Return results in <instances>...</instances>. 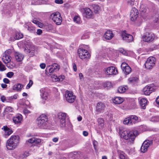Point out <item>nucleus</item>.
I'll use <instances>...</instances> for the list:
<instances>
[{
    "label": "nucleus",
    "instance_id": "36",
    "mask_svg": "<svg viewBox=\"0 0 159 159\" xmlns=\"http://www.w3.org/2000/svg\"><path fill=\"white\" fill-rule=\"evenodd\" d=\"M46 29L47 31H51L53 29V26L51 24H49L46 26Z\"/></svg>",
    "mask_w": 159,
    "mask_h": 159
},
{
    "label": "nucleus",
    "instance_id": "18",
    "mask_svg": "<svg viewBox=\"0 0 159 159\" xmlns=\"http://www.w3.org/2000/svg\"><path fill=\"white\" fill-rule=\"evenodd\" d=\"M66 115V113H60L58 115V117L60 120L61 126L62 127L64 126L65 125Z\"/></svg>",
    "mask_w": 159,
    "mask_h": 159
},
{
    "label": "nucleus",
    "instance_id": "38",
    "mask_svg": "<svg viewBox=\"0 0 159 159\" xmlns=\"http://www.w3.org/2000/svg\"><path fill=\"white\" fill-rule=\"evenodd\" d=\"M6 70V68L4 66L0 61V71H3Z\"/></svg>",
    "mask_w": 159,
    "mask_h": 159
},
{
    "label": "nucleus",
    "instance_id": "8",
    "mask_svg": "<svg viewBox=\"0 0 159 159\" xmlns=\"http://www.w3.org/2000/svg\"><path fill=\"white\" fill-rule=\"evenodd\" d=\"M41 142V140L36 137H32L26 141V143L28 145L30 144L32 146H37L40 145Z\"/></svg>",
    "mask_w": 159,
    "mask_h": 159
},
{
    "label": "nucleus",
    "instance_id": "31",
    "mask_svg": "<svg viewBox=\"0 0 159 159\" xmlns=\"http://www.w3.org/2000/svg\"><path fill=\"white\" fill-rule=\"evenodd\" d=\"M20 84H15L13 86V89L17 91H20L22 88L23 87Z\"/></svg>",
    "mask_w": 159,
    "mask_h": 159
},
{
    "label": "nucleus",
    "instance_id": "17",
    "mask_svg": "<svg viewBox=\"0 0 159 159\" xmlns=\"http://www.w3.org/2000/svg\"><path fill=\"white\" fill-rule=\"evenodd\" d=\"M152 142L149 140H145L142 144L141 148V151L143 153H144L147 151L149 146L152 144Z\"/></svg>",
    "mask_w": 159,
    "mask_h": 159
},
{
    "label": "nucleus",
    "instance_id": "24",
    "mask_svg": "<svg viewBox=\"0 0 159 159\" xmlns=\"http://www.w3.org/2000/svg\"><path fill=\"white\" fill-rule=\"evenodd\" d=\"M105 107V104L102 102H99L97 104L96 111L99 112H101L103 111Z\"/></svg>",
    "mask_w": 159,
    "mask_h": 159
},
{
    "label": "nucleus",
    "instance_id": "63",
    "mask_svg": "<svg viewBox=\"0 0 159 159\" xmlns=\"http://www.w3.org/2000/svg\"><path fill=\"white\" fill-rule=\"evenodd\" d=\"M78 120L80 121L82 120V117L81 116H80L77 118Z\"/></svg>",
    "mask_w": 159,
    "mask_h": 159
},
{
    "label": "nucleus",
    "instance_id": "27",
    "mask_svg": "<svg viewBox=\"0 0 159 159\" xmlns=\"http://www.w3.org/2000/svg\"><path fill=\"white\" fill-rule=\"evenodd\" d=\"M147 100L144 98H142L140 100V104L141 108L143 109H146V106L147 105Z\"/></svg>",
    "mask_w": 159,
    "mask_h": 159
},
{
    "label": "nucleus",
    "instance_id": "14",
    "mask_svg": "<svg viewBox=\"0 0 159 159\" xmlns=\"http://www.w3.org/2000/svg\"><path fill=\"white\" fill-rule=\"evenodd\" d=\"M121 66L125 75H128L131 72L132 70L131 67L126 62H123L121 64Z\"/></svg>",
    "mask_w": 159,
    "mask_h": 159
},
{
    "label": "nucleus",
    "instance_id": "26",
    "mask_svg": "<svg viewBox=\"0 0 159 159\" xmlns=\"http://www.w3.org/2000/svg\"><path fill=\"white\" fill-rule=\"evenodd\" d=\"M117 153L120 159H129L126 154L123 151L120 150L117 151Z\"/></svg>",
    "mask_w": 159,
    "mask_h": 159
},
{
    "label": "nucleus",
    "instance_id": "34",
    "mask_svg": "<svg viewBox=\"0 0 159 159\" xmlns=\"http://www.w3.org/2000/svg\"><path fill=\"white\" fill-rule=\"evenodd\" d=\"M148 8L146 7H144L143 6H141L140 11L141 12H143V13H145L147 11Z\"/></svg>",
    "mask_w": 159,
    "mask_h": 159
},
{
    "label": "nucleus",
    "instance_id": "55",
    "mask_svg": "<svg viewBox=\"0 0 159 159\" xmlns=\"http://www.w3.org/2000/svg\"><path fill=\"white\" fill-rule=\"evenodd\" d=\"M73 68L74 70L75 71H76L77 70L76 66L75 63L73 64Z\"/></svg>",
    "mask_w": 159,
    "mask_h": 159
},
{
    "label": "nucleus",
    "instance_id": "35",
    "mask_svg": "<svg viewBox=\"0 0 159 159\" xmlns=\"http://www.w3.org/2000/svg\"><path fill=\"white\" fill-rule=\"evenodd\" d=\"M94 12L95 14H97L98 12V11L100 10V7L98 5H96L93 7Z\"/></svg>",
    "mask_w": 159,
    "mask_h": 159
},
{
    "label": "nucleus",
    "instance_id": "37",
    "mask_svg": "<svg viewBox=\"0 0 159 159\" xmlns=\"http://www.w3.org/2000/svg\"><path fill=\"white\" fill-rule=\"evenodd\" d=\"M32 22L38 25L39 27H40V25L42 26V24L41 23L39 22V21H38V20H33L32 21Z\"/></svg>",
    "mask_w": 159,
    "mask_h": 159
},
{
    "label": "nucleus",
    "instance_id": "46",
    "mask_svg": "<svg viewBox=\"0 0 159 159\" xmlns=\"http://www.w3.org/2000/svg\"><path fill=\"white\" fill-rule=\"evenodd\" d=\"M119 52L124 55H126L127 54V53L123 49H120L119 50Z\"/></svg>",
    "mask_w": 159,
    "mask_h": 159
},
{
    "label": "nucleus",
    "instance_id": "56",
    "mask_svg": "<svg viewBox=\"0 0 159 159\" xmlns=\"http://www.w3.org/2000/svg\"><path fill=\"white\" fill-rule=\"evenodd\" d=\"M83 134L84 136H87L88 135V133L86 131H83Z\"/></svg>",
    "mask_w": 159,
    "mask_h": 159
},
{
    "label": "nucleus",
    "instance_id": "12",
    "mask_svg": "<svg viewBox=\"0 0 159 159\" xmlns=\"http://www.w3.org/2000/svg\"><path fill=\"white\" fill-rule=\"evenodd\" d=\"M132 119L135 120H138V118L135 115H131L129 117L125 118L123 121V123L124 124L132 125L134 124V122L133 121Z\"/></svg>",
    "mask_w": 159,
    "mask_h": 159
},
{
    "label": "nucleus",
    "instance_id": "39",
    "mask_svg": "<svg viewBox=\"0 0 159 159\" xmlns=\"http://www.w3.org/2000/svg\"><path fill=\"white\" fill-rule=\"evenodd\" d=\"M33 84V81L30 80L29 81V84L27 85L26 87V89H29L30 88L31 86H32V84Z\"/></svg>",
    "mask_w": 159,
    "mask_h": 159
},
{
    "label": "nucleus",
    "instance_id": "42",
    "mask_svg": "<svg viewBox=\"0 0 159 159\" xmlns=\"http://www.w3.org/2000/svg\"><path fill=\"white\" fill-rule=\"evenodd\" d=\"M28 30L31 32H32L35 30V28L34 26L30 25L28 26Z\"/></svg>",
    "mask_w": 159,
    "mask_h": 159
},
{
    "label": "nucleus",
    "instance_id": "13",
    "mask_svg": "<svg viewBox=\"0 0 159 159\" xmlns=\"http://www.w3.org/2000/svg\"><path fill=\"white\" fill-rule=\"evenodd\" d=\"M83 14L86 18L87 19L93 18L94 15L92 11L89 8H84Z\"/></svg>",
    "mask_w": 159,
    "mask_h": 159
},
{
    "label": "nucleus",
    "instance_id": "49",
    "mask_svg": "<svg viewBox=\"0 0 159 159\" xmlns=\"http://www.w3.org/2000/svg\"><path fill=\"white\" fill-rule=\"evenodd\" d=\"M55 2L58 4H61L63 3V0H55Z\"/></svg>",
    "mask_w": 159,
    "mask_h": 159
},
{
    "label": "nucleus",
    "instance_id": "59",
    "mask_svg": "<svg viewBox=\"0 0 159 159\" xmlns=\"http://www.w3.org/2000/svg\"><path fill=\"white\" fill-rule=\"evenodd\" d=\"M156 103L159 105V96L157 97L156 100Z\"/></svg>",
    "mask_w": 159,
    "mask_h": 159
},
{
    "label": "nucleus",
    "instance_id": "9",
    "mask_svg": "<svg viewBox=\"0 0 159 159\" xmlns=\"http://www.w3.org/2000/svg\"><path fill=\"white\" fill-rule=\"evenodd\" d=\"M19 137L18 135H13L11 137V150L14 149L19 143Z\"/></svg>",
    "mask_w": 159,
    "mask_h": 159
},
{
    "label": "nucleus",
    "instance_id": "50",
    "mask_svg": "<svg viewBox=\"0 0 159 159\" xmlns=\"http://www.w3.org/2000/svg\"><path fill=\"white\" fill-rule=\"evenodd\" d=\"M59 81H62L65 78V76L64 75H61L58 76Z\"/></svg>",
    "mask_w": 159,
    "mask_h": 159
},
{
    "label": "nucleus",
    "instance_id": "1",
    "mask_svg": "<svg viewBox=\"0 0 159 159\" xmlns=\"http://www.w3.org/2000/svg\"><path fill=\"white\" fill-rule=\"evenodd\" d=\"M137 131L132 130L123 129L120 131V135L121 138L128 140L130 144H132L136 137Z\"/></svg>",
    "mask_w": 159,
    "mask_h": 159
},
{
    "label": "nucleus",
    "instance_id": "64",
    "mask_svg": "<svg viewBox=\"0 0 159 159\" xmlns=\"http://www.w3.org/2000/svg\"><path fill=\"white\" fill-rule=\"evenodd\" d=\"M102 159H107V156H104L102 157Z\"/></svg>",
    "mask_w": 159,
    "mask_h": 159
},
{
    "label": "nucleus",
    "instance_id": "5",
    "mask_svg": "<svg viewBox=\"0 0 159 159\" xmlns=\"http://www.w3.org/2000/svg\"><path fill=\"white\" fill-rule=\"evenodd\" d=\"M155 35L152 33H146L143 36V41L147 43H151L154 40Z\"/></svg>",
    "mask_w": 159,
    "mask_h": 159
},
{
    "label": "nucleus",
    "instance_id": "16",
    "mask_svg": "<svg viewBox=\"0 0 159 159\" xmlns=\"http://www.w3.org/2000/svg\"><path fill=\"white\" fill-rule=\"evenodd\" d=\"M10 50H8L5 52V55L2 58V61L6 64H7V66L9 67V63L10 62Z\"/></svg>",
    "mask_w": 159,
    "mask_h": 159
},
{
    "label": "nucleus",
    "instance_id": "21",
    "mask_svg": "<svg viewBox=\"0 0 159 159\" xmlns=\"http://www.w3.org/2000/svg\"><path fill=\"white\" fill-rule=\"evenodd\" d=\"M3 130L2 132L3 136L6 138H7L10 135V129L7 126H4L2 128Z\"/></svg>",
    "mask_w": 159,
    "mask_h": 159
},
{
    "label": "nucleus",
    "instance_id": "4",
    "mask_svg": "<svg viewBox=\"0 0 159 159\" xmlns=\"http://www.w3.org/2000/svg\"><path fill=\"white\" fill-rule=\"evenodd\" d=\"M155 57H149L144 64L145 68L147 70L152 69L155 65Z\"/></svg>",
    "mask_w": 159,
    "mask_h": 159
},
{
    "label": "nucleus",
    "instance_id": "23",
    "mask_svg": "<svg viewBox=\"0 0 159 159\" xmlns=\"http://www.w3.org/2000/svg\"><path fill=\"white\" fill-rule=\"evenodd\" d=\"M114 37V34L112 31L110 30H107L104 35V37L106 39L110 40Z\"/></svg>",
    "mask_w": 159,
    "mask_h": 159
},
{
    "label": "nucleus",
    "instance_id": "25",
    "mask_svg": "<svg viewBox=\"0 0 159 159\" xmlns=\"http://www.w3.org/2000/svg\"><path fill=\"white\" fill-rule=\"evenodd\" d=\"M124 99L120 97H116L112 99L113 102L116 104H121L124 101Z\"/></svg>",
    "mask_w": 159,
    "mask_h": 159
},
{
    "label": "nucleus",
    "instance_id": "6",
    "mask_svg": "<svg viewBox=\"0 0 159 159\" xmlns=\"http://www.w3.org/2000/svg\"><path fill=\"white\" fill-rule=\"evenodd\" d=\"M78 54L80 57L81 59L89 58L90 55L89 52L86 50L82 48H80L78 50Z\"/></svg>",
    "mask_w": 159,
    "mask_h": 159
},
{
    "label": "nucleus",
    "instance_id": "58",
    "mask_svg": "<svg viewBox=\"0 0 159 159\" xmlns=\"http://www.w3.org/2000/svg\"><path fill=\"white\" fill-rule=\"evenodd\" d=\"M1 99L2 101L3 102H5L6 100V98L4 96L1 97Z\"/></svg>",
    "mask_w": 159,
    "mask_h": 159
},
{
    "label": "nucleus",
    "instance_id": "7",
    "mask_svg": "<svg viewBox=\"0 0 159 159\" xmlns=\"http://www.w3.org/2000/svg\"><path fill=\"white\" fill-rule=\"evenodd\" d=\"M52 20L57 25H60L62 21V18L60 13L58 12L53 13L51 15Z\"/></svg>",
    "mask_w": 159,
    "mask_h": 159
},
{
    "label": "nucleus",
    "instance_id": "54",
    "mask_svg": "<svg viewBox=\"0 0 159 159\" xmlns=\"http://www.w3.org/2000/svg\"><path fill=\"white\" fill-rule=\"evenodd\" d=\"M42 31L41 29H38L37 31V34L38 35H40L42 33Z\"/></svg>",
    "mask_w": 159,
    "mask_h": 159
},
{
    "label": "nucleus",
    "instance_id": "32",
    "mask_svg": "<svg viewBox=\"0 0 159 159\" xmlns=\"http://www.w3.org/2000/svg\"><path fill=\"white\" fill-rule=\"evenodd\" d=\"M74 21L78 24H80L81 22V19L79 16H75L73 18Z\"/></svg>",
    "mask_w": 159,
    "mask_h": 159
},
{
    "label": "nucleus",
    "instance_id": "60",
    "mask_svg": "<svg viewBox=\"0 0 159 159\" xmlns=\"http://www.w3.org/2000/svg\"><path fill=\"white\" fill-rule=\"evenodd\" d=\"M58 139L57 138H54L52 139V141L54 142H56L58 141Z\"/></svg>",
    "mask_w": 159,
    "mask_h": 159
},
{
    "label": "nucleus",
    "instance_id": "44",
    "mask_svg": "<svg viewBox=\"0 0 159 159\" xmlns=\"http://www.w3.org/2000/svg\"><path fill=\"white\" fill-rule=\"evenodd\" d=\"M30 155V153L29 152L25 151L22 154V158H25Z\"/></svg>",
    "mask_w": 159,
    "mask_h": 159
},
{
    "label": "nucleus",
    "instance_id": "57",
    "mask_svg": "<svg viewBox=\"0 0 159 159\" xmlns=\"http://www.w3.org/2000/svg\"><path fill=\"white\" fill-rule=\"evenodd\" d=\"M3 81L5 83H9V81L8 79L6 78H4L3 80Z\"/></svg>",
    "mask_w": 159,
    "mask_h": 159
},
{
    "label": "nucleus",
    "instance_id": "22",
    "mask_svg": "<svg viewBox=\"0 0 159 159\" xmlns=\"http://www.w3.org/2000/svg\"><path fill=\"white\" fill-rule=\"evenodd\" d=\"M23 119L22 116L19 114L13 118V121L15 124H18L21 122Z\"/></svg>",
    "mask_w": 159,
    "mask_h": 159
},
{
    "label": "nucleus",
    "instance_id": "11",
    "mask_svg": "<svg viewBox=\"0 0 159 159\" xmlns=\"http://www.w3.org/2000/svg\"><path fill=\"white\" fill-rule=\"evenodd\" d=\"M65 97L66 101L69 103H72L73 102L76 98V97L73 95L72 92L66 91L65 94Z\"/></svg>",
    "mask_w": 159,
    "mask_h": 159
},
{
    "label": "nucleus",
    "instance_id": "61",
    "mask_svg": "<svg viewBox=\"0 0 159 159\" xmlns=\"http://www.w3.org/2000/svg\"><path fill=\"white\" fill-rule=\"evenodd\" d=\"M1 86L3 88H5L7 87V85L6 84H1Z\"/></svg>",
    "mask_w": 159,
    "mask_h": 159
},
{
    "label": "nucleus",
    "instance_id": "41",
    "mask_svg": "<svg viewBox=\"0 0 159 159\" xmlns=\"http://www.w3.org/2000/svg\"><path fill=\"white\" fill-rule=\"evenodd\" d=\"M10 108L9 107H6L4 110L3 116H4L5 115L8 114L10 112Z\"/></svg>",
    "mask_w": 159,
    "mask_h": 159
},
{
    "label": "nucleus",
    "instance_id": "43",
    "mask_svg": "<svg viewBox=\"0 0 159 159\" xmlns=\"http://www.w3.org/2000/svg\"><path fill=\"white\" fill-rule=\"evenodd\" d=\"M128 81L130 83H133L136 81V79L135 77H131L129 79Z\"/></svg>",
    "mask_w": 159,
    "mask_h": 159
},
{
    "label": "nucleus",
    "instance_id": "15",
    "mask_svg": "<svg viewBox=\"0 0 159 159\" xmlns=\"http://www.w3.org/2000/svg\"><path fill=\"white\" fill-rule=\"evenodd\" d=\"M139 14L138 10L135 7H133L131 10L130 14V20L134 21L137 18Z\"/></svg>",
    "mask_w": 159,
    "mask_h": 159
},
{
    "label": "nucleus",
    "instance_id": "28",
    "mask_svg": "<svg viewBox=\"0 0 159 159\" xmlns=\"http://www.w3.org/2000/svg\"><path fill=\"white\" fill-rule=\"evenodd\" d=\"M16 60L18 62L21 61L23 59L24 56L21 54L19 52H16L15 54Z\"/></svg>",
    "mask_w": 159,
    "mask_h": 159
},
{
    "label": "nucleus",
    "instance_id": "2",
    "mask_svg": "<svg viewBox=\"0 0 159 159\" xmlns=\"http://www.w3.org/2000/svg\"><path fill=\"white\" fill-rule=\"evenodd\" d=\"M48 121L47 116L44 114L41 115L36 120V123L38 127L43 129L46 126Z\"/></svg>",
    "mask_w": 159,
    "mask_h": 159
},
{
    "label": "nucleus",
    "instance_id": "20",
    "mask_svg": "<svg viewBox=\"0 0 159 159\" xmlns=\"http://www.w3.org/2000/svg\"><path fill=\"white\" fill-rule=\"evenodd\" d=\"M154 90V88L152 85H147L143 89V92L145 95H148L153 92Z\"/></svg>",
    "mask_w": 159,
    "mask_h": 159
},
{
    "label": "nucleus",
    "instance_id": "33",
    "mask_svg": "<svg viewBox=\"0 0 159 159\" xmlns=\"http://www.w3.org/2000/svg\"><path fill=\"white\" fill-rule=\"evenodd\" d=\"M49 96V93L46 92H44L43 93L41 94L42 98L44 100H46L48 99Z\"/></svg>",
    "mask_w": 159,
    "mask_h": 159
},
{
    "label": "nucleus",
    "instance_id": "53",
    "mask_svg": "<svg viewBox=\"0 0 159 159\" xmlns=\"http://www.w3.org/2000/svg\"><path fill=\"white\" fill-rule=\"evenodd\" d=\"M158 118L157 116H154L151 119L152 121H158Z\"/></svg>",
    "mask_w": 159,
    "mask_h": 159
},
{
    "label": "nucleus",
    "instance_id": "45",
    "mask_svg": "<svg viewBox=\"0 0 159 159\" xmlns=\"http://www.w3.org/2000/svg\"><path fill=\"white\" fill-rule=\"evenodd\" d=\"M52 78L53 79H54L55 81H59V79L58 78V76H57V75H54L52 76Z\"/></svg>",
    "mask_w": 159,
    "mask_h": 159
},
{
    "label": "nucleus",
    "instance_id": "62",
    "mask_svg": "<svg viewBox=\"0 0 159 159\" xmlns=\"http://www.w3.org/2000/svg\"><path fill=\"white\" fill-rule=\"evenodd\" d=\"M25 50L27 53H30L31 52V50L30 49H25Z\"/></svg>",
    "mask_w": 159,
    "mask_h": 159
},
{
    "label": "nucleus",
    "instance_id": "47",
    "mask_svg": "<svg viewBox=\"0 0 159 159\" xmlns=\"http://www.w3.org/2000/svg\"><path fill=\"white\" fill-rule=\"evenodd\" d=\"M6 146L7 149L9 150L10 149V140L9 139H8L7 142Z\"/></svg>",
    "mask_w": 159,
    "mask_h": 159
},
{
    "label": "nucleus",
    "instance_id": "3",
    "mask_svg": "<svg viewBox=\"0 0 159 159\" xmlns=\"http://www.w3.org/2000/svg\"><path fill=\"white\" fill-rule=\"evenodd\" d=\"M60 68L59 66L57 63L53 64L51 66H48L45 70V73L48 75H51L55 71L58 70Z\"/></svg>",
    "mask_w": 159,
    "mask_h": 159
},
{
    "label": "nucleus",
    "instance_id": "40",
    "mask_svg": "<svg viewBox=\"0 0 159 159\" xmlns=\"http://www.w3.org/2000/svg\"><path fill=\"white\" fill-rule=\"evenodd\" d=\"M98 123L100 125L103 124L104 122V120L102 118H98Z\"/></svg>",
    "mask_w": 159,
    "mask_h": 159
},
{
    "label": "nucleus",
    "instance_id": "48",
    "mask_svg": "<svg viewBox=\"0 0 159 159\" xmlns=\"http://www.w3.org/2000/svg\"><path fill=\"white\" fill-rule=\"evenodd\" d=\"M40 68L42 69H44L46 67V65L45 63H41L40 65Z\"/></svg>",
    "mask_w": 159,
    "mask_h": 159
},
{
    "label": "nucleus",
    "instance_id": "19",
    "mask_svg": "<svg viewBox=\"0 0 159 159\" xmlns=\"http://www.w3.org/2000/svg\"><path fill=\"white\" fill-rule=\"evenodd\" d=\"M106 74L110 75L113 74H116L118 71L116 68L113 66L109 67L105 69Z\"/></svg>",
    "mask_w": 159,
    "mask_h": 159
},
{
    "label": "nucleus",
    "instance_id": "30",
    "mask_svg": "<svg viewBox=\"0 0 159 159\" xmlns=\"http://www.w3.org/2000/svg\"><path fill=\"white\" fill-rule=\"evenodd\" d=\"M23 37V35L20 32H17L16 33L15 36V39L18 40L22 38Z\"/></svg>",
    "mask_w": 159,
    "mask_h": 159
},
{
    "label": "nucleus",
    "instance_id": "51",
    "mask_svg": "<svg viewBox=\"0 0 159 159\" xmlns=\"http://www.w3.org/2000/svg\"><path fill=\"white\" fill-rule=\"evenodd\" d=\"M18 97V95L17 94H14L13 96H11V100L13 99H16Z\"/></svg>",
    "mask_w": 159,
    "mask_h": 159
},
{
    "label": "nucleus",
    "instance_id": "10",
    "mask_svg": "<svg viewBox=\"0 0 159 159\" xmlns=\"http://www.w3.org/2000/svg\"><path fill=\"white\" fill-rule=\"evenodd\" d=\"M121 36L123 40H125L127 42H131L133 39V37L132 35L127 34L125 30L121 32Z\"/></svg>",
    "mask_w": 159,
    "mask_h": 159
},
{
    "label": "nucleus",
    "instance_id": "29",
    "mask_svg": "<svg viewBox=\"0 0 159 159\" xmlns=\"http://www.w3.org/2000/svg\"><path fill=\"white\" fill-rule=\"evenodd\" d=\"M127 89V86H120L118 88L117 92L119 93H123L125 92Z\"/></svg>",
    "mask_w": 159,
    "mask_h": 159
},
{
    "label": "nucleus",
    "instance_id": "52",
    "mask_svg": "<svg viewBox=\"0 0 159 159\" xmlns=\"http://www.w3.org/2000/svg\"><path fill=\"white\" fill-rule=\"evenodd\" d=\"M23 112L25 114H27L30 113V111L26 109H24L23 110Z\"/></svg>",
    "mask_w": 159,
    "mask_h": 159
}]
</instances>
